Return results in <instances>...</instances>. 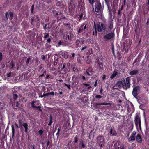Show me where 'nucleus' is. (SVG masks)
Here are the masks:
<instances>
[{
  "label": "nucleus",
  "mask_w": 149,
  "mask_h": 149,
  "mask_svg": "<svg viewBox=\"0 0 149 149\" xmlns=\"http://www.w3.org/2000/svg\"><path fill=\"white\" fill-rule=\"evenodd\" d=\"M96 105L97 106L102 105V103H96Z\"/></svg>",
  "instance_id": "79ce46f5"
},
{
  "label": "nucleus",
  "mask_w": 149,
  "mask_h": 149,
  "mask_svg": "<svg viewBox=\"0 0 149 149\" xmlns=\"http://www.w3.org/2000/svg\"><path fill=\"white\" fill-rule=\"evenodd\" d=\"M95 97L96 98H100L102 97V96L100 95H96Z\"/></svg>",
  "instance_id": "c756f323"
},
{
  "label": "nucleus",
  "mask_w": 149,
  "mask_h": 149,
  "mask_svg": "<svg viewBox=\"0 0 149 149\" xmlns=\"http://www.w3.org/2000/svg\"><path fill=\"white\" fill-rule=\"evenodd\" d=\"M64 84L65 85V86H67L69 89H70V85H68L65 83Z\"/></svg>",
  "instance_id": "7c9ffc66"
},
{
  "label": "nucleus",
  "mask_w": 149,
  "mask_h": 149,
  "mask_svg": "<svg viewBox=\"0 0 149 149\" xmlns=\"http://www.w3.org/2000/svg\"><path fill=\"white\" fill-rule=\"evenodd\" d=\"M82 78L84 80H85L86 79V78H85V77H84V76H82Z\"/></svg>",
  "instance_id": "bf43d9fd"
},
{
  "label": "nucleus",
  "mask_w": 149,
  "mask_h": 149,
  "mask_svg": "<svg viewBox=\"0 0 149 149\" xmlns=\"http://www.w3.org/2000/svg\"><path fill=\"white\" fill-rule=\"evenodd\" d=\"M117 72L114 71L113 73L111 75L110 78L111 79H113L117 75Z\"/></svg>",
  "instance_id": "dca6fc26"
},
{
  "label": "nucleus",
  "mask_w": 149,
  "mask_h": 149,
  "mask_svg": "<svg viewBox=\"0 0 149 149\" xmlns=\"http://www.w3.org/2000/svg\"><path fill=\"white\" fill-rule=\"evenodd\" d=\"M23 126L25 128V132H27L28 130V125L27 124V123H24L22 124Z\"/></svg>",
  "instance_id": "2eb2a0df"
},
{
  "label": "nucleus",
  "mask_w": 149,
  "mask_h": 149,
  "mask_svg": "<svg viewBox=\"0 0 149 149\" xmlns=\"http://www.w3.org/2000/svg\"><path fill=\"white\" fill-rule=\"evenodd\" d=\"M61 130V129L59 128H58V132H59Z\"/></svg>",
  "instance_id": "052dcab7"
},
{
  "label": "nucleus",
  "mask_w": 149,
  "mask_h": 149,
  "mask_svg": "<svg viewBox=\"0 0 149 149\" xmlns=\"http://www.w3.org/2000/svg\"><path fill=\"white\" fill-rule=\"evenodd\" d=\"M122 85V84L120 82H118L116 84V86L118 88H120Z\"/></svg>",
  "instance_id": "412c9836"
},
{
  "label": "nucleus",
  "mask_w": 149,
  "mask_h": 149,
  "mask_svg": "<svg viewBox=\"0 0 149 149\" xmlns=\"http://www.w3.org/2000/svg\"><path fill=\"white\" fill-rule=\"evenodd\" d=\"M140 87L139 86H136L133 89L132 94L134 97H136L138 94V93L140 91Z\"/></svg>",
  "instance_id": "20e7f679"
},
{
  "label": "nucleus",
  "mask_w": 149,
  "mask_h": 149,
  "mask_svg": "<svg viewBox=\"0 0 149 149\" xmlns=\"http://www.w3.org/2000/svg\"><path fill=\"white\" fill-rule=\"evenodd\" d=\"M81 31V29H80L78 30V33H79Z\"/></svg>",
  "instance_id": "0e129e2a"
},
{
  "label": "nucleus",
  "mask_w": 149,
  "mask_h": 149,
  "mask_svg": "<svg viewBox=\"0 0 149 149\" xmlns=\"http://www.w3.org/2000/svg\"><path fill=\"white\" fill-rule=\"evenodd\" d=\"M139 71L137 70H134L130 71L129 74L130 75L132 76L136 75L139 73Z\"/></svg>",
  "instance_id": "9d476101"
},
{
  "label": "nucleus",
  "mask_w": 149,
  "mask_h": 149,
  "mask_svg": "<svg viewBox=\"0 0 149 149\" xmlns=\"http://www.w3.org/2000/svg\"><path fill=\"white\" fill-rule=\"evenodd\" d=\"M95 65L96 66V67L99 69V70H102L103 66L102 63H96Z\"/></svg>",
  "instance_id": "6e6552de"
},
{
  "label": "nucleus",
  "mask_w": 149,
  "mask_h": 149,
  "mask_svg": "<svg viewBox=\"0 0 149 149\" xmlns=\"http://www.w3.org/2000/svg\"><path fill=\"white\" fill-rule=\"evenodd\" d=\"M81 146H82V147L83 148H84L85 147V145L84 144V142H83V141H81Z\"/></svg>",
  "instance_id": "f704fd0d"
},
{
  "label": "nucleus",
  "mask_w": 149,
  "mask_h": 149,
  "mask_svg": "<svg viewBox=\"0 0 149 149\" xmlns=\"http://www.w3.org/2000/svg\"><path fill=\"white\" fill-rule=\"evenodd\" d=\"M97 140L98 141L99 144L100 145L101 147L102 145V143L104 141V139L102 136H100L97 138Z\"/></svg>",
  "instance_id": "39448f33"
},
{
  "label": "nucleus",
  "mask_w": 149,
  "mask_h": 149,
  "mask_svg": "<svg viewBox=\"0 0 149 149\" xmlns=\"http://www.w3.org/2000/svg\"><path fill=\"white\" fill-rule=\"evenodd\" d=\"M75 54L74 53H73L72 54V57H74L75 56Z\"/></svg>",
  "instance_id": "864d4df0"
},
{
  "label": "nucleus",
  "mask_w": 149,
  "mask_h": 149,
  "mask_svg": "<svg viewBox=\"0 0 149 149\" xmlns=\"http://www.w3.org/2000/svg\"><path fill=\"white\" fill-rule=\"evenodd\" d=\"M83 85L85 86H88L90 85V84H87L86 83H83Z\"/></svg>",
  "instance_id": "8fccbe9b"
},
{
  "label": "nucleus",
  "mask_w": 149,
  "mask_h": 149,
  "mask_svg": "<svg viewBox=\"0 0 149 149\" xmlns=\"http://www.w3.org/2000/svg\"><path fill=\"white\" fill-rule=\"evenodd\" d=\"M89 3L91 4H93V0H89Z\"/></svg>",
  "instance_id": "ea45409f"
},
{
  "label": "nucleus",
  "mask_w": 149,
  "mask_h": 149,
  "mask_svg": "<svg viewBox=\"0 0 149 149\" xmlns=\"http://www.w3.org/2000/svg\"><path fill=\"white\" fill-rule=\"evenodd\" d=\"M35 101H33L31 103V106L32 107L34 108H38L39 110L42 111L41 109H40V106H35Z\"/></svg>",
  "instance_id": "4468645a"
},
{
  "label": "nucleus",
  "mask_w": 149,
  "mask_h": 149,
  "mask_svg": "<svg viewBox=\"0 0 149 149\" xmlns=\"http://www.w3.org/2000/svg\"><path fill=\"white\" fill-rule=\"evenodd\" d=\"M114 33L112 32L106 34L104 36L103 38L106 41H108L114 37Z\"/></svg>",
  "instance_id": "f03ea898"
},
{
  "label": "nucleus",
  "mask_w": 149,
  "mask_h": 149,
  "mask_svg": "<svg viewBox=\"0 0 149 149\" xmlns=\"http://www.w3.org/2000/svg\"><path fill=\"white\" fill-rule=\"evenodd\" d=\"M2 58V55L1 53H0V61H1Z\"/></svg>",
  "instance_id": "c9c22d12"
},
{
  "label": "nucleus",
  "mask_w": 149,
  "mask_h": 149,
  "mask_svg": "<svg viewBox=\"0 0 149 149\" xmlns=\"http://www.w3.org/2000/svg\"><path fill=\"white\" fill-rule=\"evenodd\" d=\"M49 95H54V92H52L50 93H49Z\"/></svg>",
  "instance_id": "58836bf2"
},
{
  "label": "nucleus",
  "mask_w": 149,
  "mask_h": 149,
  "mask_svg": "<svg viewBox=\"0 0 149 149\" xmlns=\"http://www.w3.org/2000/svg\"><path fill=\"white\" fill-rule=\"evenodd\" d=\"M17 97H18V96L17 94H14L13 95V98L15 100H16V99H17Z\"/></svg>",
  "instance_id": "5701e85b"
},
{
  "label": "nucleus",
  "mask_w": 149,
  "mask_h": 149,
  "mask_svg": "<svg viewBox=\"0 0 149 149\" xmlns=\"http://www.w3.org/2000/svg\"><path fill=\"white\" fill-rule=\"evenodd\" d=\"M15 125L17 127V128H18L19 127V126H18V125L17 124H16V123H15Z\"/></svg>",
  "instance_id": "680f3d73"
},
{
  "label": "nucleus",
  "mask_w": 149,
  "mask_h": 149,
  "mask_svg": "<svg viewBox=\"0 0 149 149\" xmlns=\"http://www.w3.org/2000/svg\"><path fill=\"white\" fill-rule=\"evenodd\" d=\"M34 5L33 4V5H32V6L31 7V13H32L33 12V10H34Z\"/></svg>",
  "instance_id": "cd10ccee"
},
{
  "label": "nucleus",
  "mask_w": 149,
  "mask_h": 149,
  "mask_svg": "<svg viewBox=\"0 0 149 149\" xmlns=\"http://www.w3.org/2000/svg\"><path fill=\"white\" fill-rule=\"evenodd\" d=\"M61 45L63 47H65L68 45V44L67 43H65L62 42V43L61 44Z\"/></svg>",
  "instance_id": "a878e982"
},
{
  "label": "nucleus",
  "mask_w": 149,
  "mask_h": 149,
  "mask_svg": "<svg viewBox=\"0 0 149 149\" xmlns=\"http://www.w3.org/2000/svg\"><path fill=\"white\" fill-rule=\"evenodd\" d=\"M11 73H9L8 74H7V77H9L11 75Z\"/></svg>",
  "instance_id": "5fc2aeb1"
},
{
  "label": "nucleus",
  "mask_w": 149,
  "mask_h": 149,
  "mask_svg": "<svg viewBox=\"0 0 149 149\" xmlns=\"http://www.w3.org/2000/svg\"><path fill=\"white\" fill-rule=\"evenodd\" d=\"M76 70V68L74 67H73V70L74 71H75Z\"/></svg>",
  "instance_id": "13d9d810"
},
{
  "label": "nucleus",
  "mask_w": 149,
  "mask_h": 149,
  "mask_svg": "<svg viewBox=\"0 0 149 149\" xmlns=\"http://www.w3.org/2000/svg\"><path fill=\"white\" fill-rule=\"evenodd\" d=\"M10 64L11 65V68H13L14 67V65L13 62V61H11Z\"/></svg>",
  "instance_id": "c85d7f7f"
},
{
  "label": "nucleus",
  "mask_w": 149,
  "mask_h": 149,
  "mask_svg": "<svg viewBox=\"0 0 149 149\" xmlns=\"http://www.w3.org/2000/svg\"><path fill=\"white\" fill-rule=\"evenodd\" d=\"M101 8V5L100 3V2L97 3V4L95 5V11L97 12H99Z\"/></svg>",
  "instance_id": "423d86ee"
},
{
  "label": "nucleus",
  "mask_w": 149,
  "mask_h": 149,
  "mask_svg": "<svg viewBox=\"0 0 149 149\" xmlns=\"http://www.w3.org/2000/svg\"><path fill=\"white\" fill-rule=\"evenodd\" d=\"M93 35H97V33L96 31V30L95 28V31H93Z\"/></svg>",
  "instance_id": "72a5a7b5"
},
{
  "label": "nucleus",
  "mask_w": 149,
  "mask_h": 149,
  "mask_svg": "<svg viewBox=\"0 0 149 149\" xmlns=\"http://www.w3.org/2000/svg\"><path fill=\"white\" fill-rule=\"evenodd\" d=\"M122 85L123 86V88L126 89L129 88H127V83L125 82H124L122 84Z\"/></svg>",
  "instance_id": "f3484780"
},
{
  "label": "nucleus",
  "mask_w": 149,
  "mask_h": 149,
  "mask_svg": "<svg viewBox=\"0 0 149 149\" xmlns=\"http://www.w3.org/2000/svg\"><path fill=\"white\" fill-rule=\"evenodd\" d=\"M49 36V34L48 33L47 34H45V36L44 37V38H46Z\"/></svg>",
  "instance_id": "473e14b6"
},
{
  "label": "nucleus",
  "mask_w": 149,
  "mask_h": 149,
  "mask_svg": "<svg viewBox=\"0 0 149 149\" xmlns=\"http://www.w3.org/2000/svg\"><path fill=\"white\" fill-rule=\"evenodd\" d=\"M38 132L39 134L41 135L43 134V131L42 130H40Z\"/></svg>",
  "instance_id": "2f4dec72"
},
{
  "label": "nucleus",
  "mask_w": 149,
  "mask_h": 149,
  "mask_svg": "<svg viewBox=\"0 0 149 149\" xmlns=\"http://www.w3.org/2000/svg\"><path fill=\"white\" fill-rule=\"evenodd\" d=\"M86 48H87L86 46H85L82 48L81 50H84V49H86Z\"/></svg>",
  "instance_id": "de8ad7c7"
},
{
  "label": "nucleus",
  "mask_w": 149,
  "mask_h": 149,
  "mask_svg": "<svg viewBox=\"0 0 149 149\" xmlns=\"http://www.w3.org/2000/svg\"><path fill=\"white\" fill-rule=\"evenodd\" d=\"M18 102L17 101H16V107H18Z\"/></svg>",
  "instance_id": "6e6d98bb"
},
{
  "label": "nucleus",
  "mask_w": 149,
  "mask_h": 149,
  "mask_svg": "<svg viewBox=\"0 0 149 149\" xmlns=\"http://www.w3.org/2000/svg\"><path fill=\"white\" fill-rule=\"evenodd\" d=\"M79 42H80V41H79V40H77L76 41V45H79Z\"/></svg>",
  "instance_id": "a19ab883"
},
{
  "label": "nucleus",
  "mask_w": 149,
  "mask_h": 149,
  "mask_svg": "<svg viewBox=\"0 0 149 149\" xmlns=\"http://www.w3.org/2000/svg\"><path fill=\"white\" fill-rule=\"evenodd\" d=\"M134 121L135 125L136 127L139 125L140 128L141 129V121L140 117L138 115H136Z\"/></svg>",
  "instance_id": "7ed1b4c3"
},
{
  "label": "nucleus",
  "mask_w": 149,
  "mask_h": 149,
  "mask_svg": "<svg viewBox=\"0 0 149 149\" xmlns=\"http://www.w3.org/2000/svg\"><path fill=\"white\" fill-rule=\"evenodd\" d=\"M97 80L96 81H95L94 84V87H96L97 86Z\"/></svg>",
  "instance_id": "a18cd8bd"
},
{
  "label": "nucleus",
  "mask_w": 149,
  "mask_h": 149,
  "mask_svg": "<svg viewBox=\"0 0 149 149\" xmlns=\"http://www.w3.org/2000/svg\"><path fill=\"white\" fill-rule=\"evenodd\" d=\"M44 95V96H48V95H49V93H47L45 94Z\"/></svg>",
  "instance_id": "4d7b16f0"
},
{
  "label": "nucleus",
  "mask_w": 149,
  "mask_h": 149,
  "mask_svg": "<svg viewBox=\"0 0 149 149\" xmlns=\"http://www.w3.org/2000/svg\"><path fill=\"white\" fill-rule=\"evenodd\" d=\"M106 78V76L105 75H104L103 76V77L102 78V79L103 80H104Z\"/></svg>",
  "instance_id": "3c124183"
},
{
  "label": "nucleus",
  "mask_w": 149,
  "mask_h": 149,
  "mask_svg": "<svg viewBox=\"0 0 149 149\" xmlns=\"http://www.w3.org/2000/svg\"><path fill=\"white\" fill-rule=\"evenodd\" d=\"M109 133L111 136H116V134L115 130L113 128H112L110 129Z\"/></svg>",
  "instance_id": "1a4fd4ad"
},
{
  "label": "nucleus",
  "mask_w": 149,
  "mask_h": 149,
  "mask_svg": "<svg viewBox=\"0 0 149 149\" xmlns=\"http://www.w3.org/2000/svg\"><path fill=\"white\" fill-rule=\"evenodd\" d=\"M30 57H29L27 58V61L26 62V63L27 64H28L29 63V61H30Z\"/></svg>",
  "instance_id": "4c0bfd02"
},
{
  "label": "nucleus",
  "mask_w": 149,
  "mask_h": 149,
  "mask_svg": "<svg viewBox=\"0 0 149 149\" xmlns=\"http://www.w3.org/2000/svg\"><path fill=\"white\" fill-rule=\"evenodd\" d=\"M62 43V42L61 41V40H60L59 42L58 43V46H60V45H61V44Z\"/></svg>",
  "instance_id": "e433bc0d"
},
{
  "label": "nucleus",
  "mask_w": 149,
  "mask_h": 149,
  "mask_svg": "<svg viewBox=\"0 0 149 149\" xmlns=\"http://www.w3.org/2000/svg\"><path fill=\"white\" fill-rule=\"evenodd\" d=\"M9 15H10V17L9 18L11 20L12 19L13 17V13L12 12H10L9 13H9L8 12H6V13L5 16H6V19L7 20L8 19V17L9 16Z\"/></svg>",
  "instance_id": "0eeeda50"
},
{
  "label": "nucleus",
  "mask_w": 149,
  "mask_h": 149,
  "mask_svg": "<svg viewBox=\"0 0 149 149\" xmlns=\"http://www.w3.org/2000/svg\"><path fill=\"white\" fill-rule=\"evenodd\" d=\"M107 6H108V10H109V11L110 12H111V11L112 10V9L110 6L109 5H108Z\"/></svg>",
  "instance_id": "393cba45"
},
{
  "label": "nucleus",
  "mask_w": 149,
  "mask_h": 149,
  "mask_svg": "<svg viewBox=\"0 0 149 149\" xmlns=\"http://www.w3.org/2000/svg\"><path fill=\"white\" fill-rule=\"evenodd\" d=\"M126 81L127 87L129 88L130 86V78L129 77H127L126 78Z\"/></svg>",
  "instance_id": "ddd939ff"
},
{
  "label": "nucleus",
  "mask_w": 149,
  "mask_h": 149,
  "mask_svg": "<svg viewBox=\"0 0 149 149\" xmlns=\"http://www.w3.org/2000/svg\"><path fill=\"white\" fill-rule=\"evenodd\" d=\"M74 142L76 143L77 141V137H75L74 138Z\"/></svg>",
  "instance_id": "37998d69"
},
{
  "label": "nucleus",
  "mask_w": 149,
  "mask_h": 149,
  "mask_svg": "<svg viewBox=\"0 0 149 149\" xmlns=\"http://www.w3.org/2000/svg\"><path fill=\"white\" fill-rule=\"evenodd\" d=\"M97 29L98 31L101 32L102 30L105 31L107 29V25L104 23H101L100 25H97Z\"/></svg>",
  "instance_id": "f257e3e1"
},
{
  "label": "nucleus",
  "mask_w": 149,
  "mask_h": 149,
  "mask_svg": "<svg viewBox=\"0 0 149 149\" xmlns=\"http://www.w3.org/2000/svg\"><path fill=\"white\" fill-rule=\"evenodd\" d=\"M59 132H57V133L56 134V135L57 136H59Z\"/></svg>",
  "instance_id": "69168bd1"
},
{
  "label": "nucleus",
  "mask_w": 149,
  "mask_h": 149,
  "mask_svg": "<svg viewBox=\"0 0 149 149\" xmlns=\"http://www.w3.org/2000/svg\"><path fill=\"white\" fill-rule=\"evenodd\" d=\"M72 84H75V85L76 84V82H73L72 83Z\"/></svg>",
  "instance_id": "774afa93"
},
{
  "label": "nucleus",
  "mask_w": 149,
  "mask_h": 149,
  "mask_svg": "<svg viewBox=\"0 0 149 149\" xmlns=\"http://www.w3.org/2000/svg\"><path fill=\"white\" fill-rule=\"evenodd\" d=\"M102 105H111V104L110 103H102Z\"/></svg>",
  "instance_id": "bb28decb"
},
{
  "label": "nucleus",
  "mask_w": 149,
  "mask_h": 149,
  "mask_svg": "<svg viewBox=\"0 0 149 149\" xmlns=\"http://www.w3.org/2000/svg\"><path fill=\"white\" fill-rule=\"evenodd\" d=\"M44 74H42L41 75L40 77H42V76H44Z\"/></svg>",
  "instance_id": "338daca9"
},
{
  "label": "nucleus",
  "mask_w": 149,
  "mask_h": 149,
  "mask_svg": "<svg viewBox=\"0 0 149 149\" xmlns=\"http://www.w3.org/2000/svg\"><path fill=\"white\" fill-rule=\"evenodd\" d=\"M113 24L111 23L109 24L108 26V29L110 30H111L113 28Z\"/></svg>",
  "instance_id": "aec40b11"
},
{
  "label": "nucleus",
  "mask_w": 149,
  "mask_h": 149,
  "mask_svg": "<svg viewBox=\"0 0 149 149\" xmlns=\"http://www.w3.org/2000/svg\"><path fill=\"white\" fill-rule=\"evenodd\" d=\"M51 40V39L50 38H48L47 40V41L48 42L50 43Z\"/></svg>",
  "instance_id": "c03bdc74"
},
{
  "label": "nucleus",
  "mask_w": 149,
  "mask_h": 149,
  "mask_svg": "<svg viewBox=\"0 0 149 149\" xmlns=\"http://www.w3.org/2000/svg\"><path fill=\"white\" fill-rule=\"evenodd\" d=\"M112 52L113 53H114V47L113 45L112 48Z\"/></svg>",
  "instance_id": "49530a36"
},
{
  "label": "nucleus",
  "mask_w": 149,
  "mask_h": 149,
  "mask_svg": "<svg viewBox=\"0 0 149 149\" xmlns=\"http://www.w3.org/2000/svg\"><path fill=\"white\" fill-rule=\"evenodd\" d=\"M73 36V35L70 33L69 35H67V38L69 40H71L72 39V37Z\"/></svg>",
  "instance_id": "a211bd4d"
},
{
  "label": "nucleus",
  "mask_w": 149,
  "mask_h": 149,
  "mask_svg": "<svg viewBox=\"0 0 149 149\" xmlns=\"http://www.w3.org/2000/svg\"><path fill=\"white\" fill-rule=\"evenodd\" d=\"M11 127H12V137H13L14 135V133H15V129H14V126L12 125Z\"/></svg>",
  "instance_id": "6ab92c4d"
},
{
  "label": "nucleus",
  "mask_w": 149,
  "mask_h": 149,
  "mask_svg": "<svg viewBox=\"0 0 149 149\" xmlns=\"http://www.w3.org/2000/svg\"><path fill=\"white\" fill-rule=\"evenodd\" d=\"M85 75L87 74L88 76L91 75L92 74V73L91 72H89L88 71H87L86 73H85Z\"/></svg>",
  "instance_id": "b1692460"
},
{
  "label": "nucleus",
  "mask_w": 149,
  "mask_h": 149,
  "mask_svg": "<svg viewBox=\"0 0 149 149\" xmlns=\"http://www.w3.org/2000/svg\"><path fill=\"white\" fill-rule=\"evenodd\" d=\"M135 137L133 135H131L130 137L128 138V141L129 142L131 143L135 140Z\"/></svg>",
  "instance_id": "f8f14e48"
},
{
  "label": "nucleus",
  "mask_w": 149,
  "mask_h": 149,
  "mask_svg": "<svg viewBox=\"0 0 149 149\" xmlns=\"http://www.w3.org/2000/svg\"><path fill=\"white\" fill-rule=\"evenodd\" d=\"M136 133L135 132H133L132 133V134L131 135H133L134 136V135L136 134Z\"/></svg>",
  "instance_id": "603ef678"
},
{
  "label": "nucleus",
  "mask_w": 149,
  "mask_h": 149,
  "mask_svg": "<svg viewBox=\"0 0 149 149\" xmlns=\"http://www.w3.org/2000/svg\"><path fill=\"white\" fill-rule=\"evenodd\" d=\"M49 141H48L47 142V146H48L49 144Z\"/></svg>",
  "instance_id": "e2e57ef3"
},
{
  "label": "nucleus",
  "mask_w": 149,
  "mask_h": 149,
  "mask_svg": "<svg viewBox=\"0 0 149 149\" xmlns=\"http://www.w3.org/2000/svg\"><path fill=\"white\" fill-rule=\"evenodd\" d=\"M50 122H49V123H48L49 125H51L52 123V116H50Z\"/></svg>",
  "instance_id": "4be33fe9"
},
{
  "label": "nucleus",
  "mask_w": 149,
  "mask_h": 149,
  "mask_svg": "<svg viewBox=\"0 0 149 149\" xmlns=\"http://www.w3.org/2000/svg\"><path fill=\"white\" fill-rule=\"evenodd\" d=\"M136 139L138 143H141L142 142V138L140 134H138L137 135Z\"/></svg>",
  "instance_id": "9b49d317"
},
{
  "label": "nucleus",
  "mask_w": 149,
  "mask_h": 149,
  "mask_svg": "<svg viewBox=\"0 0 149 149\" xmlns=\"http://www.w3.org/2000/svg\"><path fill=\"white\" fill-rule=\"evenodd\" d=\"M103 91V89L102 88H101L100 91V92L101 94H102V92Z\"/></svg>",
  "instance_id": "09e8293b"
}]
</instances>
